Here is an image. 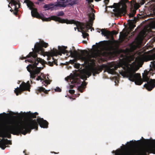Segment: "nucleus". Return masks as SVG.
I'll return each mask as SVG.
<instances>
[{
  "mask_svg": "<svg viewBox=\"0 0 155 155\" xmlns=\"http://www.w3.org/2000/svg\"><path fill=\"white\" fill-rule=\"evenodd\" d=\"M38 124L41 128H47L48 123L41 118H38L37 121L35 119L25 122L12 120L5 121L2 114H0V147L4 150L6 145L12 144L10 140L5 139L4 138H10L11 134L25 135L28 133H30L32 129H35L37 130Z\"/></svg>",
  "mask_w": 155,
  "mask_h": 155,
  "instance_id": "1",
  "label": "nucleus"
},
{
  "mask_svg": "<svg viewBox=\"0 0 155 155\" xmlns=\"http://www.w3.org/2000/svg\"><path fill=\"white\" fill-rule=\"evenodd\" d=\"M134 59V58L132 56L127 57L120 60L117 65H110V67L107 68L106 71L109 73L113 74L115 73V70L118 68L121 67L124 71L120 72L121 74L128 78L130 81L133 82L135 81L136 84L140 85L143 83L140 74L138 73H135L136 71V69L133 68L129 67L130 65L129 63L133 61Z\"/></svg>",
  "mask_w": 155,
  "mask_h": 155,
  "instance_id": "2",
  "label": "nucleus"
},
{
  "mask_svg": "<svg viewBox=\"0 0 155 155\" xmlns=\"http://www.w3.org/2000/svg\"><path fill=\"white\" fill-rule=\"evenodd\" d=\"M67 48V47L64 46H62V47L59 46L58 47L59 51L56 49H53L52 50H51L49 52V55L52 57L53 61L52 62L48 61V64L50 66H53L54 64L56 65H58L57 61L55 59L53 56H56L58 55H61L62 54H65L70 53L71 57L75 58V60H71L72 61H76L78 60H81L83 61L87 60V58L85 56L84 52H85L87 53V51L78 49V52L75 50H74L73 51L71 50H70L69 51H68L66 50Z\"/></svg>",
  "mask_w": 155,
  "mask_h": 155,
  "instance_id": "3",
  "label": "nucleus"
},
{
  "mask_svg": "<svg viewBox=\"0 0 155 155\" xmlns=\"http://www.w3.org/2000/svg\"><path fill=\"white\" fill-rule=\"evenodd\" d=\"M48 43L42 41L40 43H37L35 45L34 50L33 52H31L29 54L27 57H32L31 58L28 59L27 61L35 63V65H37L39 63L42 64H46V62L37 57V54L43 55L45 53V50L43 47L46 48L48 47Z\"/></svg>",
  "mask_w": 155,
  "mask_h": 155,
  "instance_id": "4",
  "label": "nucleus"
},
{
  "mask_svg": "<svg viewBox=\"0 0 155 155\" xmlns=\"http://www.w3.org/2000/svg\"><path fill=\"white\" fill-rule=\"evenodd\" d=\"M52 18L54 21L61 23H65L67 24H74L78 27V31L82 32L84 38H85L89 36L88 34L86 32H88L89 30L91 28L92 25L90 23L85 24L76 21L73 19L69 20L68 19H63L57 16H52Z\"/></svg>",
  "mask_w": 155,
  "mask_h": 155,
  "instance_id": "5",
  "label": "nucleus"
},
{
  "mask_svg": "<svg viewBox=\"0 0 155 155\" xmlns=\"http://www.w3.org/2000/svg\"><path fill=\"white\" fill-rule=\"evenodd\" d=\"M115 155H147L149 153L155 154V147L149 146L143 147L137 150L136 152L128 149L117 150L112 152Z\"/></svg>",
  "mask_w": 155,
  "mask_h": 155,
  "instance_id": "6",
  "label": "nucleus"
},
{
  "mask_svg": "<svg viewBox=\"0 0 155 155\" xmlns=\"http://www.w3.org/2000/svg\"><path fill=\"white\" fill-rule=\"evenodd\" d=\"M102 70L100 68H97L95 67H92L90 68L89 70H84L81 72V74L78 76L75 75L70 79V81L72 84L74 85H78L81 84L80 78L84 80H87V78L91 75L92 73L93 76H95L96 74H98L99 72L101 71Z\"/></svg>",
  "mask_w": 155,
  "mask_h": 155,
  "instance_id": "7",
  "label": "nucleus"
},
{
  "mask_svg": "<svg viewBox=\"0 0 155 155\" xmlns=\"http://www.w3.org/2000/svg\"><path fill=\"white\" fill-rule=\"evenodd\" d=\"M24 2L26 3L28 7L31 10V15L34 17L41 19L43 21H48L51 20H54L52 19V16H52L48 18H45L43 14H39L38 13L37 8H33L34 4L31 1L29 0H25Z\"/></svg>",
  "mask_w": 155,
  "mask_h": 155,
  "instance_id": "8",
  "label": "nucleus"
},
{
  "mask_svg": "<svg viewBox=\"0 0 155 155\" xmlns=\"http://www.w3.org/2000/svg\"><path fill=\"white\" fill-rule=\"evenodd\" d=\"M29 54H28V55ZM28 55L26 56V57H23L21 59L23 60L26 59V58H28L27 60H25V62L27 61L29 62V61H27L28 59H30L31 58V57H27ZM29 62L32 63L33 64H29L27 66V68L28 71L30 72V76L31 78L34 79L36 75H37L40 72L41 69H43V67H37V65H35V63L34 62Z\"/></svg>",
  "mask_w": 155,
  "mask_h": 155,
  "instance_id": "9",
  "label": "nucleus"
},
{
  "mask_svg": "<svg viewBox=\"0 0 155 155\" xmlns=\"http://www.w3.org/2000/svg\"><path fill=\"white\" fill-rule=\"evenodd\" d=\"M147 76V74H143V80L144 82H147V84H145L144 87L148 91H150L155 87V80L150 79Z\"/></svg>",
  "mask_w": 155,
  "mask_h": 155,
  "instance_id": "10",
  "label": "nucleus"
},
{
  "mask_svg": "<svg viewBox=\"0 0 155 155\" xmlns=\"http://www.w3.org/2000/svg\"><path fill=\"white\" fill-rule=\"evenodd\" d=\"M109 54V53L106 51H102L97 50L96 52L93 53L91 55H88L87 60L89 61L94 62L95 60L94 59H92V58H96L98 56L106 57Z\"/></svg>",
  "mask_w": 155,
  "mask_h": 155,
  "instance_id": "11",
  "label": "nucleus"
},
{
  "mask_svg": "<svg viewBox=\"0 0 155 155\" xmlns=\"http://www.w3.org/2000/svg\"><path fill=\"white\" fill-rule=\"evenodd\" d=\"M30 85L29 81H28L27 83L24 82H22L20 85V87H17L15 89L14 92L17 96L19 95V94H21V92L25 91H30Z\"/></svg>",
  "mask_w": 155,
  "mask_h": 155,
  "instance_id": "12",
  "label": "nucleus"
},
{
  "mask_svg": "<svg viewBox=\"0 0 155 155\" xmlns=\"http://www.w3.org/2000/svg\"><path fill=\"white\" fill-rule=\"evenodd\" d=\"M113 11L114 12L115 16H118L120 15H124L126 14V6L123 7L121 8H117L114 9Z\"/></svg>",
  "mask_w": 155,
  "mask_h": 155,
  "instance_id": "13",
  "label": "nucleus"
},
{
  "mask_svg": "<svg viewBox=\"0 0 155 155\" xmlns=\"http://www.w3.org/2000/svg\"><path fill=\"white\" fill-rule=\"evenodd\" d=\"M97 29L101 31V34L104 35V36L109 37L111 35V33L110 31L107 30L105 29H101L98 28Z\"/></svg>",
  "mask_w": 155,
  "mask_h": 155,
  "instance_id": "14",
  "label": "nucleus"
},
{
  "mask_svg": "<svg viewBox=\"0 0 155 155\" xmlns=\"http://www.w3.org/2000/svg\"><path fill=\"white\" fill-rule=\"evenodd\" d=\"M87 84L85 81H84L82 83L81 85L78 87V90L81 93L83 92V90L85 88V86H86Z\"/></svg>",
  "mask_w": 155,
  "mask_h": 155,
  "instance_id": "15",
  "label": "nucleus"
},
{
  "mask_svg": "<svg viewBox=\"0 0 155 155\" xmlns=\"http://www.w3.org/2000/svg\"><path fill=\"white\" fill-rule=\"evenodd\" d=\"M42 92H43L46 94L48 93V91L44 88L41 87H38L36 91L37 94H38L39 93H41Z\"/></svg>",
  "mask_w": 155,
  "mask_h": 155,
  "instance_id": "16",
  "label": "nucleus"
},
{
  "mask_svg": "<svg viewBox=\"0 0 155 155\" xmlns=\"http://www.w3.org/2000/svg\"><path fill=\"white\" fill-rule=\"evenodd\" d=\"M38 114L36 112L34 113H32L30 111L29 112L27 113L28 116L31 118H36V116L38 115Z\"/></svg>",
  "mask_w": 155,
  "mask_h": 155,
  "instance_id": "17",
  "label": "nucleus"
},
{
  "mask_svg": "<svg viewBox=\"0 0 155 155\" xmlns=\"http://www.w3.org/2000/svg\"><path fill=\"white\" fill-rule=\"evenodd\" d=\"M80 1V0H71V1L68 3V5L72 6L74 5H78Z\"/></svg>",
  "mask_w": 155,
  "mask_h": 155,
  "instance_id": "18",
  "label": "nucleus"
},
{
  "mask_svg": "<svg viewBox=\"0 0 155 155\" xmlns=\"http://www.w3.org/2000/svg\"><path fill=\"white\" fill-rule=\"evenodd\" d=\"M56 7H60L65 8L66 7L67 5L64 4V2H58L57 4L54 5Z\"/></svg>",
  "mask_w": 155,
  "mask_h": 155,
  "instance_id": "19",
  "label": "nucleus"
},
{
  "mask_svg": "<svg viewBox=\"0 0 155 155\" xmlns=\"http://www.w3.org/2000/svg\"><path fill=\"white\" fill-rule=\"evenodd\" d=\"M54 5V4L52 3H49L48 4L45 5L43 6V8H47V10H49L51 8H53V7H51Z\"/></svg>",
  "mask_w": 155,
  "mask_h": 155,
  "instance_id": "20",
  "label": "nucleus"
},
{
  "mask_svg": "<svg viewBox=\"0 0 155 155\" xmlns=\"http://www.w3.org/2000/svg\"><path fill=\"white\" fill-rule=\"evenodd\" d=\"M130 24V26L131 28H134L135 26V25L134 24V22H136V21L135 19L133 20H129L128 21Z\"/></svg>",
  "mask_w": 155,
  "mask_h": 155,
  "instance_id": "21",
  "label": "nucleus"
},
{
  "mask_svg": "<svg viewBox=\"0 0 155 155\" xmlns=\"http://www.w3.org/2000/svg\"><path fill=\"white\" fill-rule=\"evenodd\" d=\"M11 2L12 4H13L14 5H18V8L20 7V4L19 3V2L18 0H11Z\"/></svg>",
  "mask_w": 155,
  "mask_h": 155,
  "instance_id": "22",
  "label": "nucleus"
},
{
  "mask_svg": "<svg viewBox=\"0 0 155 155\" xmlns=\"http://www.w3.org/2000/svg\"><path fill=\"white\" fill-rule=\"evenodd\" d=\"M15 6V12H13L14 15H18V8L17 7L16 5Z\"/></svg>",
  "mask_w": 155,
  "mask_h": 155,
  "instance_id": "23",
  "label": "nucleus"
},
{
  "mask_svg": "<svg viewBox=\"0 0 155 155\" xmlns=\"http://www.w3.org/2000/svg\"><path fill=\"white\" fill-rule=\"evenodd\" d=\"M94 15L93 13H91L89 15L90 20H94Z\"/></svg>",
  "mask_w": 155,
  "mask_h": 155,
  "instance_id": "24",
  "label": "nucleus"
},
{
  "mask_svg": "<svg viewBox=\"0 0 155 155\" xmlns=\"http://www.w3.org/2000/svg\"><path fill=\"white\" fill-rule=\"evenodd\" d=\"M119 6V5L118 3H114V5L113 6H110V7L111 8H118Z\"/></svg>",
  "mask_w": 155,
  "mask_h": 155,
  "instance_id": "25",
  "label": "nucleus"
},
{
  "mask_svg": "<svg viewBox=\"0 0 155 155\" xmlns=\"http://www.w3.org/2000/svg\"><path fill=\"white\" fill-rule=\"evenodd\" d=\"M64 14V12L62 11H60L58 12L57 15L58 16H62Z\"/></svg>",
  "mask_w": 155,
  "mask_h": 155,
  "instance_id": "26",
  "label": "nucleus"
},
{
  "mask_svg": "<svg viewBox=\"0 0 155 155\" xmlns=\"http://www.w3.org/2000/svg\"><path fill=\"white\" fill-rule=\"evenodd\" d=\"M44 82L45 83L44 84V85H45V87L47 86L48 84H50V82L48 80H45L44 81Z\"/></svg>",
  "mask_w": 155,
  "mask_h": 155,
  "instance_id": "27",
  "label": "nucleus"
},
{
  "mask_svg": "<svg viewBox=\"0 0 155 155\" xmlns=\"http://www.w3.org/2000/svg\"><path fill=\"white\" fill-rule=\"evenodd\" d=\"M135 2L134 1V0H132L130 2H129V3L130 4L131 7H132L134 4V3Z\"/></svg>",
  "mask_w": 155,
  "mask_h": 155,
  "instance_id": "28",
  "label": "nucleus"
},
{
  "mask_svg": "<svg viewBox=\"0 0 155 155\" xmlns=\"http://www.w3.org/2000/svg\"><path fill=\"white\" fill-rule=\"evenodd\" d=\"M55 91L60 92L61 91V89L59 87H57L56 89H54Z\"/></svg>",
  "mask_w": 155,
  "mask_h": 155,
  "instance_id": "29",
  "label": "nucleus"
},
{
  "mask_svg": "<svg viewBox=\"0 0 155 155\" xmlns=\"http://www.w3.org/2000/svg\"><path fill=\"white\" fill-rule=\"evenodd\" d=\"M69 92L70 94H73L74 93L75 91L74 90H70L69 91Z\"/></svg>",
  "mask_w": 155,
  "mask_h": 155,
  "instance_id": "30",
  "label": "nucleus"
},
{
  "mask_svg": "<svg viewBox=\"0 0 155 155\" xmlns=\"http://www.w3.org/2000/svg\"><path fill=\"white\" fill-rule=\"evenodd\" d=\"M110 0H104V1L105 4L106 5H107L109 2Z\"/></svg>",
  "mask_w": 155,
  "mask_h": 155,
  "instance_id": "31",
  "label": "nucleus"
},
{
  "mask_svg": "<svg viewBox=\"0 0 155 155\" xmlns=\"http://www.w3.org/2000/svg\"><path fill=\"white\" fill-rule=\"evenodd\" d=\"M36 80L37 81H39V80H41V81H42L43 80V79L41 78V76H38L37 78H36Z\"/></svg>",
  "mask_w": 155,
  "mask_h": 155,
  "instance_id": "32",
  "label": "nucleus"
},
{
  "mask_svg": "<svg viewBox=\"0 0 155 155\" xmlns=\"http://www.w3.org/2000/svg\"><path fill=\"white\" fill-rule=\"evenodd\" d=\"M134 14H132L131 12L129 14V17L130 18L133 17H134Z\"/></svg>",
  "mask_w": 155,
  "mask_h": 155,
  "instance_id": "33",
  "label": "nucleus"
},
{
  "mask_svg": "<svg viewBox=\"0 0 155 155\" xmlns=\"http://www.w3.org/2000/svg\"><path fill=\"white\" fill-rule=\"evenodd\" d=\"M131 12L134 14V15L135 14H136V11L135 10H133L132 12Z\"/></svg>",
  "mask_w": 155,
  "mask_h": 155,
  "instance_id": "34",
  "label": "nucleus"
},
{
  "mask_svg": "<svg viewBox=\"0 0 155 155\" xmlns=\"http://www.w3.org/2000/svg\"><path fill=\"white\" fill-rule=\"evenodd\" d=\"M74 86L73 85H70V88L71 89H73V87H74Z\"/></svg>",
  "mask_w": 155,
  "mask_h": 155,
  "instance_id": "35",
  "label": "nucleus"
},
{
  "mask_svg": "<svg viewBox=\"0 0 155 155\" xmlns=\"http://www.w3.org/2000/svg\"><path fill=\"white\" fill-rule=\"evenodd\" d=\"M71 0H66V2H67L69 3L71 1Z\"/></svg>",
  "mask_w": 155,
  "mask_h": 155,
  "instance_id": "36",
  "label": "nucleus"
},
{
  "mask_svg": "<svg viewBox=\"0 0 155 155\" xmlns=\"http://www.w3.org/2000/svg\"><path fill=\"white\" fill-rule=\"evenodd\" d=\"M83 43L84 44H87V41H83Z\"/></svg>",
  "mask_w": 155,
  "mask_h": 155,
  "instance_id": "37",
  "label": "nucleus"
},
{
  "mask_svg": "<svg viewBox=\"0 0 155 155\" xmlns=\"http://www.w3.org/2000/svg\"><path fill=\"white\" fill-rule=\"evenodd\" d=\"M133 142V140L130 141L129 142H127V143H132Z\"/></svg>",
  "mask_w": 155,
  "mask_h": 155,
  "instance_id": "38",
  "label": "nucleus"
},
{
  "mask_svg": "<svg viewBox=\"0 0 155 155\" xmlns=\"http://www.w3.org/2000/svg\"><path fill=\"white\" fill-rule=\"evenodd\" d=\"M43 77V78H46V76H45V75L44 74L43 75V76H42Z\"/></svg>",
  "mask_w": 155,
  "mask_h": 155,
  "instance_id": "39",
  "label": "nucleus"
},
{
  "mask_svg": "<svg viewBox=\"0 0 155 155\" xmlns=\"http://www.w3.org/2000/svg\"><path fill=\"white\" fill-rule=\"evenodd\" d=\"M76 27H77V26H76ZM76 28H77L78 29V27H77V28L75 27L74 28V30H75V31L76 30Z\"/></svg>",
  "mask_w": 155,
  "mask_h": 155,
  "instance_id": "40",
  "label": "nucleus"
},
{
  "mask_svg": "<svg viewBox=\"0 0 155 155\" xmlns=\"http://www.w3.org/2000/svg\"><path fill=\"white\" fill-rule=\"evenodd\" d=\"M36 4H39V2H36Z\"/></svg>",
  "mask_w": 155,
  "mask_h": 155,
  "instance_id": "41",
  "label": "nucleus"
},
{
  "mask_svg": "<svg viewBox=\"0 0 155 155\" xmlns=\"http://www.w3.org/2000/svg\"><path fill=\"white\" fill-rule=\"evenodd\" d=\"M65 80H66L67 81H68V78L67 79L66 78H65Z\"/></svg>",
  "mask_w": 155,
  "mask_h": 155,
  "instance_id": "42",
  "label": "nucleus"
},
{
  "mask_svg": "<svg viewBox=\"0 0 155 155\" xmlns=\"http://www.w3.org/2000/svg\"><path fill=\"white\" fill-rule=\"evenodd\" d=\"M10 11L11 12H12L13 11V10H12V9H11V10H10Z\"/></svg>",
  "mask_w": 155,
  "mask_h": 155,
  "instance_id": "43",
  "label": "nucleus"
},
{
  "mask_svg": "<svg viewBox=\"0 0 155 155\" xmlns=\"http://www.w3.org/2000/svg\"><path fill=\"white\" fill-rule=\"evenodd\" d=\"M57 0L58 1V0ZM60 0L61 1H64V0Z\"/></svg>",
  "mask_w": 155,
  "mask_h": 155,
  "instance_id": "44",
  "label": "nucleus"
},
{
  "mask_svg": "<svg viewBox=\"0 0 155 155\" xmlns=\"http://www.w3.org/2000/svg\"><path fill=\"white\" fill-rule=\"evenodd\" d=\"M25 150H24V151H23L24 153H25Z\"/></svg>",
  "mask_w": 155,
  "mask_h": 155,
  "instance_id": "45",
  "label": "nucleus"
},
{
  "mask_svg": "<svg viewBox=\"0 0 155 155\" xmlns=\"http://www.w3.org/2000/svg\"><path fill=\"white\" fill-rule=\"evenodd\" d=\"M153 62H153V61L151 62V63H152Z\"/></svg>",
  "mask_w": 155,
  "mask_h": 155,
  "instance_id": "46",
  "label": "nucleus"
},
{
  "mask_svg": "<svg viewBox=\"0 0 155 155\" xmlns=\"http://www.w3.org/2000/svg\"><path fill=\"white\" fill-rule=\"evenodd\" d=\"M42 74H43L42 73H41V75H42Z\"/></svg>",
  "mask_w": 155,
  "mask_h": 155,
  "instance_id": "47",
  "label": "nucleus"
},
{
  "mask_svg": "<svg viewBox=\"0 0 155 155\" xmlns=\"http://www.w3.org/2000/svg\"><path fill=\"white\" fill-rule=\"evenodd\" d=\"M98 32L99 33L100 32V31H98Z\"/></svg>",
  "mask_w": 155,
  "mask_h": 155,
  "instance_id": "48",
  "label": "nucleus"
},
{
  "mask_svg": "<svg viewBox=\"0 0 155 155\" xmlns=\"http://www.w3.org/2000/svg\"><path fill=\"white\" fill-rule=\"evenodd\" d=\"M98 32L99 33L100 32V31H98Z\"/></svg>",
  "mask_w": 155,
  "mask_h": 155,
  "instance_id": "49",
  "label": "nucleus"
},
{
  "mask_svg": "<svg viewBox=\"0 0 155 155\" xmlns=\"http://www.w3.org/2000/svg\"><path fill=\"white\" fill-rule=\"evenodd\" d=\"M53 153H55V152H53Z\"/></svg>",
  "mask_w": 155,
  "mask_h": 155,
  "instance_id": "50",
  "label": "nucleus"
},
{
  "mask_svg": "<svg viewBox=\"0 0 155 155\" xmlns=\"http://www.w3.org/2000/svg\"><path fill=\"white\" fill-rule=\"evenodd\" d=\"M50 60V58H48V60Z\"/></svg>",
  "mask_w": 155,
  "mask_h": 155,
  "instance_id": "51",
  "label": "nucleus"
},
{
  "mask_svg": "<svg viewBox=\"0 0 155 155\" xmlns=\"http://www.w3.org/2000/svg\"><path fill=\"white\" fill-rule=\"evenodd\" d=\"M31 81V82L32 83V81Z\"/></svg>",
  "mask_w": 155,
  "mask_h": 155,
  "instance_id": "52",
  "label": "nucleus"
},
{
  "mask_svg": "<svg viewBox=\"0 0 155 155\" xmlns=\"http://www.w3.org/2000/svg\"><path fill=\"white\" fill-rule=\"evenodd\" d=\"M154 140H152V141H153Z\"/></svg>",
  "mask_w": 155,
  "mask_h": 155,
  "instance_id": "53",
  "label": "nucleus"
},
{
  "mask_svg": "<svg viewBox=\"0 0 155 155\" xmlns=\"http://www.w3.org/2000/svg\"><path fill=\"white\" fill-rule=\"evenodd\" d=\"M92 29H93V30H94V28H92Z\"/></svg>",
  "mask_w": 155,
  "mask_h": 155,
  "instance_id": "54",
  "label": "nucleus"
},
{
  "mask_svg": "<svg viewBox=\"0 0 155 155\" xmlns=\"http://www.w3.org/2000/svg\"><path fill=\"white\" fill-rule=\"evenodd\" d=\"M8 7H10L9 5H8Z\"/></svg>",
  "mask_w": 155,
  "mask_h": 155,
  "instance_id": "55",
  "label": "nucleus"
}]
</instances>
